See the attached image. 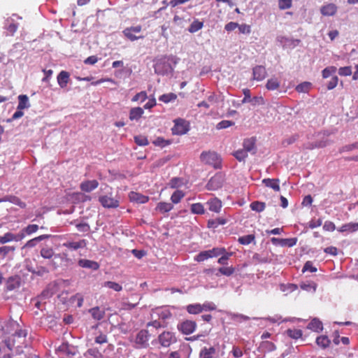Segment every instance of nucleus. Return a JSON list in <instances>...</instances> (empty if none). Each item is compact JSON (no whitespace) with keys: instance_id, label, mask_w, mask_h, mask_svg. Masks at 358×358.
<instances>
[{"instance_id":"obj_1","label":"nucleus","mask_w":358,"mask_h":358,"mask_svg":"<svg viewBox=\"0 0 358 358\" xmlns=\"http://www.w3.org/2000/svg\"><path fill=\"white\" fill-rule=\"evenodd\" d=\"M41 256L48 259L47 266L51 271L57 270L59 267H62L64 270L66 269L69 265L72 264V259H69L66 253H55L54 250L50 247H43L40 251Z\"/></svg>"},{"instance_id":"obj_2","label":"nucleus","mask_w":358,"mask_h":358,"mask_svg":"<svg viewBox=\"0 0 358 358\" xmlns=\"http://www.w3.org/2000/svg\"><path fill=\"white\" fill-rule=\"evenodd\" d=\"M179 60L178 57L172 55L156 59L154 64L155 73L162 76L171 75L173 72L172 64L176 66Z\"/></svg>"},{"instance_id":"obj_3","label":"nucleus","mask_w":358,"mask_h":358,"mask_svg":"<svg viewBox=\"0 0 358 358\" xmlns=\"http://www.w3.org/2000/svg\"><path fill=\"white\" fill-rule=\"evenodd\" d=\"M201 161L206 164L212 165L215 169L221 168L220 157L215 152H203L200 155Z\"/></svg>"},{"instance_id":"obj_4","label":"nucleus","mask_w":358,"mask_h":358,"mask_svg":"<svg viewBox=\"0 0 358 358\" xmlns=\"http://www.w3.org/2000/svg\"><path fill=\"white\" fill-rule=\"evenodd\" d=\"M174 126L171 129L173 134L183 135L187 134L190 129L189 122L182 118L174 120Z\"/></svg>"},{"instance_id":"obj_5","label":"nucleus","mask_w":358,"mask_h":358,"mask_svg":"<svg viewBox=\"0 0 358 358\" xmlns=\"http://www.w3.org/2000/svg\"><path fill=\"white\" fill-rule=\"evenodd\" d=\"M224 177L222 173H217L213 176L206 185L208 190L215 191L223 186Z\"/></svg>"},{"instance_id":"obj_6","label":"nucleus","mask_w":358,"mask_h":358,"mask_svg":"<svg viewBox=\"0 0 358 358\" xmlns=\"http://www.w3.org/2000/svg\"><path fill=\"white\" fill-rule=\"evenodd\" d=\"M178 329L185 335H189L194 331L196 323L192 320H185L178 324Z\"/></svg>"},{"instance_id":"obj_7","label":"nucleus","mask_w":358,"mask_h":358,"mask_svg":"<svg viewBox=\"0 0 358 358\" xmlns=\"http://www.w3.org/2000/svg\"><path fill=\"white\" fill-rule=\"evenodd\" d=\"M158 341L162 346L169 347L172 343H176L177 339L172 332L164 331L159 335Z\"/></svg>"},{"instance_id":"obj_8","label":"nucleus","mask_w":358,"mask_h":358,"mask_svg":"<svg viewBox=\"0 0 358 358\" xmlns=\"http://www.w3.org/2000/svg\"><path fill=\"white\" fill-rule=\"evenodd\" d=\"M271 243L275 245H280L282 247H293L296 244L297 238H271Z\"/></svg>"},{"instance_id":"obj_9","label":"nucleus","mask_w":358,"mask_h":358,"mask_svg":"<svg viewBox=\"0 0 358 358\" xmlns=\"http://www.w3.org/2000/svg\"><path fill=\"white\" fill-rule=\"evenodd\" d=\"M99 201L103 207L106 208H116L119 206V201L106 195L101 196Z\"/></svg>"},{"instance_id":"obj_10","label":"nucleus","mask_w":358,"mask_h":358,"mask_svg":"<svg viewBox=\"0 0 358 358\" xmlns=\"http://www.w3.org/2000/svg\"><path fill=\"white\" fill-rule=\"evenodd\" d=\"M149 332L146 329H141L136 335V343L141 348H147L148 346Z\"/></svg>"},{"instance_id":"obj_11","label":"nucleus","mask_w":358,"mask_h":358,"mask_svg":"<svg viewBox=\"0 0 358 358\" xmlns=\"http://www.w3.org/2000/svg\"><path fill=\"white\" fill-rule=\"evenodd\" d=\"M21 285V278L15 275L10 276L6 281V288L8 291L14 290Z\"/></svg>"},{"instance_id":"obj_12","label":"nucleus","mask_w":358,"mask_h":358,"mask_svg":"<svg viewBox=\"0 0 358 358\" xmlns=\"http://www.w3.org/2000/svg\"><path fill=\"white\" fill-rule=\"evenodd\" d=\"M252 75L254 80H262L266 77L267 72L264 66L258 65L253 68Z\"/></svg>"},{"instance_id":"obj_13","label":"nucleus","mask_w":358,"mask_h":358,"mask_svg":"<svg viewBox=\"0 0 358 358\" xmlns=\"http://www.w3.org/2000/svg\"><path fill=\"white\" fill-rule=\"evenodd\" d=\"M20 324L13 320H8L3 327H1L3 334H12L16 328H18Z\"/></svg>"},{"instance_id":"obj_14","label":"nucleus","mask_w":358,"mask_h":358,"mask_svg":"<svg viewBox=\"0 0 358 358\" xmlns=\"http://www.w3.org/2000/svg\"><path fill=\"white\" fill-rule=\"evenodd\" d=\"M98 185L99 182L96 180H85L81 182L80 188L83 192H90L91 191L96 189Z\"/></svg>"},{"instance_id":"obj_15","label":"nucleus","mask_w":358,"mask_h":358,"mask_svg":"<svg viewBox=\"0 0 358 358\" xmlns=\"http://www.w3.org/2000/svg\"><path fill=\"white\" fill-rule=\"evenodd\" d=\"M337 8L336 4L331 3L322 6L320 8V12L324 16H332L337 12Z\"/></svg>"},{"instance_id":"obj_16","label":"nucleus","mask_w":358,"mask_h":358,"mask_svg":"<svg viewBox=\"0 0 358 358\" xmlns=\"http://www.w3.org/2000/svg\"><path fill=\"white\" fill-rule=\"evenodd\" d=\"M78 265L83 268H90L93 271L98 270L99 268V264L98 262L85 259H79Z\"/></svg>"},{"instance_id":"obj_17","label":"nucleus","mask_w":358,"mask_h":358,"mask_svg":"<svg viewBox=\"0 0 358 358\" xmlns=\"http://www.w3.org/2000/svg\"><path fill=\"white\" fill-rule=\"evenodd\" d=\"M255 143H256V137H251L249 138H245L243 141V150L248 152H251L255 150L253 152V154H255L256 152V148H255Z\"/></svg>"},{"instance_id":"obj_18","label":"nucleus","mask_w":358,"mask_h":358,"mask_svg":"<svg viewBox=\"0 0 358 358\" xmlns=\"http://www.w3.org/2000/svg\"><path fill=\"white\" fill-rule=\"evenodd\" d=\"M129 199L132 202H136L137 203H145L148 201V196L143 195L140 193L131 192L129 194Z\"/></svg>"},{"instance_id":"obj_19","label":"nucleus","mask_w":358,"mask_h":358,"mask_svg":"<svg viewBox=\"0 0 358 358\" xmlns=\"http://www.w3.org/2000/svg\"><path fill=\"white\" fill-rule=\"evenodd\" d=\"M280 180L278 178H264L262 183L268 187L272 188L274 191H280Z\"/></svg>"},{"instance_id":"obj_20","label":"nucleus","mask_w":358,"mask_h":358,"mask_svg":"<svg viewBox=\"0 0 358 358\" xmlns=\"http://www.w3.org/2000/svg\"><path fill=\"white\" fill-rule=\"evenodd\" d=\"M70 74L69 72L62 71L57 76V82L61 88L66 86L69 80Z\"/></svg>"},{"instance_id":"obj_21","label":"nucleus","mask_w":358,"mask_h":358,"mask_svg":"<svg viewBox=\"0 0 358 358\" xmlns=\"http://www.w3.org/2000/svg\"><path fill=\"white\" fill-rule=\"evenodd\" d=\"M144 110L141 107H135L131 108L129 111V119L130 120L138 121L143 115Z\"/></svg>"},{"instance_id":"obj_22","label":"nucleus","mask_w":358,"mask_h":358,"mask_svg":"<svg viewBox=\"0 0 358 358\" xmlns=\"http://www.w3.org/2000/svg\"><path fill=\"white\" fill-rule=\"evenodd\" d=\"M307 328L316 332H320L323 329V324L319 319L315 317L310 321Z\"/></svg>"},{"instance_id":"obj_23","label":"nucleus","mask_w":358,"mask_h":358,"mask_svg":"<svg viewBox=\"0 0 358 358\" xmlns=\"http://www.w3.org/2000/svg\"><path fill=\"white\" fill-rule=\"evenodd\" d=\"M338 231L339 232H355L358 231V222H350L342 225Z\"/></svg>"},{"instance_id":"obj_24","label":"nucleus","mask_w":358,"mask_h":358,"mask_svg":"<svg viewBox=\"0 0 358 358\" xmlns=\"http://www.w3.org/2000/svg\"><path fill=\"white\" fill-rule=\"evenodd\" d=\"M18 106L17 109L18 110H24L26 108H29L30 107V103L29 102V98L26 94H20L18 96Z\"/></svg>"},{"instance_id":"obj_25","label":"nucleus","mask_w":358,"mask_h":358,"mask_svg":"<svg viewBox=\"0 0 358 358\" xmlns=\"http://www.w3.org/2000/svg\"><path fill=\"white\" fill-rule=\"evenodd\" d=\"M209 206V210L215 213L220 212L222 208V202L217 198H214L207 203Z\"/></svg>"},{"instance_id":"obj_26","label":"nucleus","mask_w":358,"mask_h":358,"mask_svg":"<svg viewBox=\"0 0 358 358\" xmlns=\"http://www.w3.org/2000/svg\"><path fill=\"white\" fill-rule=\"evenodd\" d=\"M235 272V268L233 266L229 267H220L217 269V272L215 273V275L217 277L220 276L221 275L230 276Z\"/></svg>"},{"instance_id":"obj_27","label":"nucleus","mask_w":358,"mask_h":358,"mask_svg":"<svg viewBox=\"0 0 358 358\" xmlns=\"http://www.w3.org/2000/svg\"><path fill=\"white\" fill-rule=\"evenodd\" d=\"M92 317L96 320H102L105 316V310H100L99 306L92 308L89 310Z\"/></svg>"},{"instance_id":"obj_28","label":"nucleus","mask_w":358,"mask_h":358,"mask_svg":"<svg viewBox=\"0 0 358 358\" xmlns=\"http://www.w3.org/2000/svg\"><path fill=\"white\" fill-rule=\"evenodd\" d=\"M63 245L69 249L76 250L79 248L85 247L86 241L83 239L78 242H67V243H64Z\"/></svg>"},{"instance_id":"obj_29","label":"nucleus","mask_w":358,"mask_h":358,"mask_svg":"<svg viewBox=\"0 0 358 358\" xmlns=\"http://www.w3.org/2000/svg\"><path fill=\"white\" fill-rule=\"evenodd\" d=\"M316 343L318 346L325 349L329 346L331 341L327 336H320L316 338Z\"/></svg>"},{"instance_id":"obj_30","label":"nucleus","mask_w":358,"mask_h":358,"mask_svg":"<svg viewBox=\"0 0 358 358\" xmlns=\"http://www.w3.org/2000/svg\"><path fill=\"white\" fill-rule=\"evenodd\" d=\"M227 222V220L223 217H218L215 220H209L208 221V228H216L219 224L224 225Z\"/></svg>"},{"instance_id":"obj_31","label":"nucleus","mask_w":358,"mask_h":358,"mask_svg":"<svg viewBox=\"0 0 358 358\" xmlns=\"http://www.w3.org/2000/svg\"><path fill=\"white\" fill-rule=\"evenodd\" d=\"M173 208V205L171 203L166 202H159L157 203L156 207V210L160 211L161 213H167L171 210Z\"/></svg>"},{"instance_id":"obj_32","label":"nucleus","mask_w":358,"mask_h":358,"mask_svg":"<svg viewBox=\"0 0 358 358\" xmlns=\"http://www.w3.org/2000/svg\"><path fill=\"white\" fill-rule=\"evenodd\" d=\"M216 350L214 347L210 348H203L199 354L201 358H212V355L215 353Z\"/></svg>"},{"instance_id":"obj_33","label":"nucleus","mask_w":358,"mask_h":358,"mask_svg":"<svg viewBox=\"0 0 358 358\" xmlns=\"http://www.w3.org/2000/svg\"><path fill=\"white\" fill-rule=\"evenodd\" d=\"M250 207L252 210L261 213L265 209L266 203L262 201H255L250 203Z\"/></svg>"},{"instance_id":"obj_34","label":"nucleus","mask_w":358,"mask_h":358,"mask_svg":"<svg viewBox=\"0 0 358 358\" xmlns=\"http://www.w3.org/2000/svg\"><path fill=\"white\" fill-rule=\"evenodd\" d=\"M187 310L190 314H198L203 311V307L201 304H190L187 306Z\"/></svg>"},{"instance_id":"obj_35","label":"nucleus","mask_w":358,"mask_h":358,"mask_svg":"<svg viewBox=\"0 0 358 358\" xmlns=\"http://www.w3.org/2000/svg\"><path fill=\"white\" fill-rule=\"evenodd\" d=\"M280 87V83L278 79L275 78H272L267 80L266 84V87L268 90H277Z\"/></svg>"},{"instance_id":"obj_36","label":"nucleus","mask_w":358,"mask_h":358,"mask_svg":"<svg viewBox=\"0 0 358 358\" xmlns=\"http://www.w3.org/2000/svg\"><path fill=\"white\" fill-rule=\"evenodd\" d=\"M203 26V22H200L198 20H194L188 28V31L190 33H194L201 29Z\"/></svg>"},{"instance_id":"obj_37","label":"nucleus","mask_w":358,"mask_h":358,"mask_svg":"<svg viewBox=\"0 0 358 358\" xmlns=\"http://www.w3.org/2000/svg\"><path fill=\"white\" fill-rule=\"evenodd\" d=\"M255 236L254 234H248L238 238V241L241 245H248L255 241Z\"/></svg>"},{"instance_id":"obj_38","label":"nucleus","mask_w":358,"mask_h":358,"mask_svg":"<svg viewBox=\"0 0 358 358\" xmlns=\"http://www.w3.org/2000/svg\"><path fill=\"white\" fill-rule=\"evenodd\" d=\"M191 212L193 214L202 215L204 213L205 210L201 203H196L192 204Z\"/></svg>"},{"instance_id":"obj_39","label":"nucleus","mask_w":358,"mask_h":358,"mask_svg":"<svg viewBox=\"0 0 358 358\" xmlns=\"http://www.w3.org/2000/svg\"><path fill=\"white\" fill-rule=\"evenodd\" d=\"M184 196L185 194L182 191L176 190L172 194L171 200L173 203H178Z\"/></svg>"},{"instance_id":"obj_40","label":"nucleus","mask_w":358,"mask_h":358,"mask_svg":"<svg viewBox=\"0 0 358 358\" xmlns=\"http://www.w3.org/2000/svg\"><path fill=\"white\" fill-rule=\"evenodd\" d=\"M233 156L239 162H245L248 152L243 149L238 150L233 153Z\"/></svg>"},{"instance_id":"obj_41","label":"nucleus","mask_w":358,"mask_h":358,"mask_svg":"<svg viewBox=\"0 0 358 358\" xmlns=\"http://www.w3.org/2000/svg\"><path fill=\"white\" fill-rule=\"evenodd\" d=\"M312 84L310 82H303L300 83L296 87V90L298 92H308L311 87Z\"/></svg>"},{"instance_id":"obj_42","label":"nucleus","mask_w":358,"mask_h":358,"mask_svg":"<svg viewBox=\"0 0 358 358\" xmlns=\"http://www.w3.org/2000/svg\"><path fill=\"white\" fill-rule=\"evenodd\" d=\"M134 142L139 146H145L149 144V141L146 136L138 135L134 137Z\"/></svg>"},{"instance_id":"obj_43","label":"nucleus","mask_w":358,"mask_h":358,"mask_svg":"<svg viewBox=\"0 0 358 358\" xmlns=\"http://www.w3.org/2000/svg\"><path fill=\"white\" fill-rule=\"evenodd\" d=\"M287 334L293 339H298L301 338L303 335V332L301 329H288L287 331Z\"/></svg>"},{"instance_id":"obj_44","label":"nucleus","mask_w":358,"mask_h":358,"mask_svg":"<svg viewBox=\"0 0 358 358\" xmlns=\"http://www.w3.org/2000/svg\"><path fill=\"white\" fill-rule=\"evenodd\" d=\"M259 348L268 352H272L276 349L275 345L270 341H262Z\"/></svg>"},{"instance_id":"obj_45","label":"nucleus","mask_w":358,"mask_h":358,"mask_svg":"<svg viewBox=\"0 0 358 358\" xmlns=\"http://www.w3.org/2000/svg\"><path fill=\"white\" fill-rule=\"evenodd\" d=\"M171 140H165L162 137H157L152 143L156 146L164 148L171 143Z\"/></svg>"},{"instance_id":"obj_46","label":"nucleus","mask_w":358,"mask_h":358,"mask_svg":"<svg viewBox=\"0 0 358 358\" xmlns=\"http://www.w3.org/2000/svg\"><path fill=\"white\" fill-rule=\"evenodd\" d=\"M51 270L47 265L46 266H39L36 267L34 275L42 277L43 275L48 273Z\"/></svg>"},{"instance_id":"obj_47","label":"nucleus","mask_w":358,"mask_h":358,"mask_svg":"<svg viewBox=\"0 0 358 358\" xmlns=\"http://www.w3.org/2000/svg\"><path fill=\"white\" fill-rule=\"evenodd\" d=\"M208 252L210 255V258H212L224 254L226 252V249L224 248H213L211 250H208Z\"/></svg>"},{"instance_id":"obj_48","label":"nucleus","mask_w":358,"mask_h":358,"mask_svg":"<svg viewBox=\"0 0 358 358\" xmlns=\"http://www.w3.org/2000/svg\"><path fill=\"white\" fill-rule=\"evenodd\" d=\"M177 98V96L174 93H169V94H164L162 96H159V100L164 102V103H169L171 101L175 100Z\"/></svg>"},{"instance_id":"obj_49","label":"nucleus","mask_w":358,"mask_h":358,"mask_svg":"<svg viewBox=\"0 0 358 358\" xmlns=\"http://www.w3.org/2000/svg\"><path fill=\"white\" fill-rule=\"evenodd\" d=\"M210 258V255L208 252V250H204L200 252L194 258V259L199 262H203L206 259Z\"/></svg>"},{"instance_id":"obj_50","label":"nucleus","mask_w":358,"mask_h":358,"mask_svg":"<svg viewBox=\"0 0 358 358\" xmlns=\"http://www.w3.org/2000/svg\"><path fill=\"white\" fill-rule=\"evenodd\" d=\"M54 286L49 285L41 293V296L45 299H49L53 296L55 291L53 290Z\"/></svg>"},{"instance_id":"obj_51","label":"nucleus","mask_w":358,"mask_h":358,"mask_svg":"<svg viewBox=\"0 0 358 358\" xmlns=\"http://www.w3.org/2000/svg\"><path fill=\"white\" fill-rule=\"evenodd\" d=\"M104 286L105 287H107L110 289H114L115 291H117V292H120L122 289V287L117 283V282H112V281H106L104 282Z\"/></svg>"},{"instance_id":"obj_52","label":"nucleus","mask_w":358,"mask_h":358,"mask_svg":"<svg viewBox=\"0 0 358 358\" xmlns=\"http://www.w3.org/2000/svg\"><path fill=\"white\" fill-rule=\"evenodd\" d=\"M133 32L131 31V29H124L123 30V34L124 35L128 38L131 41H134L138 38H143V36H135L134 34H132Z\"/></svg>"},{"instance_id":"obj_53","label":"nucleus","mask_w":358,"mask_h":358,"mask_svg":"<svg viewBox=\"0 0 358 358\" xmlns=\"http://www.w3.org/2000/svg\"><path fill=\"white\" fill-rule=\"evenodd\" d=\"M337 71V69L336 67L335 66H328L327 68H325L323 71H322V77L324 78H329L332 73H336Z\"/></svg>"},{"instance_id":"obj_54","label":"nucleus","mask_w":358,"mask_h":358,"mask_svg":"<svg viewBox=\"0 0 358 358\" xmlns=\"http://www.w3.org/2000/svg\"><path fill=\"white\" fill-rule=\"evenodd\" d=\"M24 234H26L24 231H23V229L21 231L20 233L14 234L13 233L9 232V238L10 241H20L22 239H23L25 236Z\"/></svg>"},{"instance_id":"obj_55","label":"nucleus","mask_w":358,"mask_h":358,"mask_svg":"<svg viewBox=\"0 0 358 358\" xmlns=\"http://www.w3.org/2000/svg\"><path fill=\"white\" fill-rule=\"evenodd\" d=\"M234 122L233 121H230V120H222L221 122H220L217 126H216V128L217 129H226V128H228L231 126H233L234 125Z\"/></svg>"},{"instance_id":"obj_56","label":"nucleus","mask_w":358,"mask_h":358,"mask_svg":"<svg viewBox=\"0 0 358 358\" xmlns=\"http://www.w3.org/2000/svg\"><path fill=\"white\" fill-rule=\"evenodd\" d=\"M292 0H278V7L280 10L288 9L292 7Z\"/></svg>"},{"instance_id":"obj_57","label":"nucleus","mask_w":358,"mask_h":358,"mask_svg":"<svg viewBox=\"0 0 358 358\" xmlns=\"http://www.w3.org/2000/svg\"><path fill=\"white\" fill-rule=\"evenodd\" d=\"M13 337L25 338L27 335V331L25 329L16 328L11 334Z\"/></svg>"},{"instance_id":"obj_58","label":"nucleus","mask_w":358,"mask_h":358,"mask_svg":"<svg viewBox=\"0 0 358 358\" xmlns=\"http://www.w3.org/2000/svg\"><path fill=\"white\" fill-rule=\"evenodd\" d=\"M354 149H358V142L343 146L340 148L339 152L341 153L343 152L351 151Z\"/></svg>"},{"instance_id":"obj_59","label":"nucleus","mask_w":358,"mask_h":358,"mask_svg":"<svg viewBox=\"0 0 358 358\" xmlns=\"http://www.w3.org/2000/svg\"><path fill=\"white\" fill-rule=\"evenodd\" d=\"M307 271H309L311 273L317 271V268L313 266V263L310 261H307L302 268L303 273H305Z\"/></svg>"},{"instance_id":"obj_60","label":"nucleus","mask_w":358,"mask_h":358,"mask_svg":"<svg viewBox=\"0 0 358 358\" xmlns=\"http://www.w3.org/2000/svg\"><path fill=\"white\" fill-rule=\"evenodd\" d=\"M338 74L341 76H350L352 74L351 66L341 67L338 69Z\"/></svg>"},{"instance_id":"obj_61","label":"nucleus","mask_w":358,"mask_h":358,"mask_svg":"<svg viewBox=\"0 0 358 358\" xmlns=\"http://www.w3.org/2000/svg\"><path fill=\"white\" fill-rule=\"evenodd\" d=\"M181 183H182L181 178L175 177V178H173L170 180L169 186H170V187L174 189V188H177V187H180L181 185Z\"/></svg>"},{"instance_id":"obj_62","label":"nucleus","mask_w":358,"mask_h":358,"mask_svg":"<svg viewBox=\"0 0 358 358\" xmlns=\"http://www.w3.org/2000/svg\"><path fill=\"white\" fill-rule=\"evenodd\" d=\"M38 229V226L37 224H29L27 227L23 229V231H24L27 234H31L32 233L36 232Z\"/></svg>"},{"instance_id":"obj_63","label":"nucleus","mask_w":358,"mask_h":358,"mask_svg":"<svg viewBox=\"0 0 358 358\" xmlns=\"http://www.w3.org/2000/svg\"><path fill=\"white\" fill-rule=\"evenodd\" d=\"M338 78L336 76L331 78V80L327 83V87L329 90H333L338 84Z\"/></svg>"},{"instance_id":"obj_64","label":"nucleus","mask_w":358,"mask_h":358,"mask_svg":"<svg viewBox=\"0 0 358 358\" xmlns=\"http://www.w3.org/2000/svg\"><path fill=\"white\" fill-rule=\"evenodd\" d=\"M252 106L265 104L264 99L262 96H253L250 102Z\"/></svg>"}]
</instances>
